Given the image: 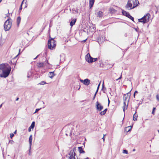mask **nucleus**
Masks as SVG:
<instances>
[{
  "label": "nucleus",
  "instance_id": "50",
  "mask_svg": "<svg viewBox=\"0 0 159 159\" xmlns=\"http://www.w3.org/2000/svg\"><path fill=\"white\" fill-rule=\"evenodd\" d=\"M138 93V92L137 91H136L134 93Z\"/></svg>",
  "mask_w": 159,
  "mask_h": 159
},
{
  "label": "nucleus",
  "instance_id": "53",
  "mask_svg": "<svg viewBox=\"0 0 159 159\" xmlns=\"http://www.w3.org/2000/svg\"><path fill=\"white\" fill-rule=\"evenodd\" d=\"M2 0H0V3L1 2Z\"/></svg>",
  "mask_w": 159,
  "mask_h": 159
},
{
  "label": "nucleus",
  "instance_id": "14",
  "mask_svg": "<svg viewBox=\"0 0 159 159\" xmlns=\"http://www.w3.org/2000/svg\"><path fill=\"white\" fill-rule=\"evenodd\" d=\"M76 21V19H73L71 20V22H70V25L71 27H72L75 24Z\"/></svg>",
  "mask_w": 159,
  "mask_h": 159
},
{
  "label": "nucleus",
  "instance_id": "4",
  "mask_svg": "<svg viewBox=\"0 0 159 159\" xmlns=\"http://www.w3.org/2000/svg\"><path fill=\"white\" fill-rule=\"evenodd\" d=\"M54 38H51L48 41V47L49 49H53L56 46V41Z\"/></svg>",
  "mask_w": 159,
  "mask_h": 159
},
{
  "label": "nucleus",
  "instance_id": "18",
  "mask_svg": "<svg viewBox=\"0 0 159 159\" xmlns=\"http://www.w3.org/2000/svg\"><path fill=\"white\" fill-rule=\"evenodd\" d=\"M124 104V106L123 107V111L125 112V109H127V108L128 105H126L125 103V102L124 101L123 103Z\"/></svg>",
  "mask_w": 159,
  "mask_h": 159
},
{
  "label": "nucleus",
  "instance_id": "11",
  "mask_svg": "<svg viewBox=\"0 0 159 159\" xmlns=\"http://www.w3.org/2000/svg\"><path fill=\"white\" fill-rule=\"evenodd\" d=\"M122 12L123 15L125 16L128 18L129 17V16L130 15L129 12H127L124 10L122 11Z\"/></svg>",
  "mask_w": 159,
  "mask_h": 159
},
{
  "label": "nucleus",
  "instance_id": "27",
  "mask_svg": "<svg viewBox=\"0 0 159 159\" xmlns=\"http://www.w3.org/2000/svg\"><path fill=\"white\" fill-rule=\"evenodd\" d=\"M128 18H129L130 19H131L133 21H134V18L133 17H132L130 15L129 16V17H128Z\"/></svg>",
  "mask_w": 159,
  "mask_h": 159
},
{
  "label": "nucleus",
  "instance_id": "41",
  "mask_svg": "<svg viewBox=\"0 0 159 159\" xmlns=\"http://www.w3.org/2000/svg\"><path fill=\"white\" fill-rule=\"evenodd\" d=\"M110 101L109 99H108V105H109V104L110 103Z\"/></svg>",
  "mask_w": 159,
  "mask_h": 159
},
{
  "label": "nucleus",
  "instance_id": "26",
  "mask_svg": "<svg viewBox=\"0 0 159 159\" xmlns=\"http://www.w3.org/2000/svg\"><path fill=\"white\" fill-rule=\"evenodd\" d=\"M31 72H29L28 73L27 75V77L28 78H30V76L31 75Z\"/></svg>",
  "mask_w": 159,
  "mask_h": 159
},
{
  "label": "nucleus",
  "instance_id": "17",
  "mask_svg": "<svg viewBox=\"0 0 159 159\" xmlns=\"http://www.w3.org/2000/svg\"><path fill=\"white\" fill-rule=\"evenodd\" d=\"M94 0H90L89 1V7L90 8H91L93 6L94 2Z\"/></svg>",
  "mask_w": 159,
  "mask_h": 159
},
{
  "label": "nucleus",
  "instance_id": "49",
  "mask_svg": "<svg viewBox=\"0 0 159 159\" xmlns=\"http://www.w3.org/2000/svg\"><path fill=\"white\" fill-rule=\"evenodd\" d=\"M135 151V149H134L133 150V151L134 152Z\"/></svg>",
  "mask_w": 159,
  "mask_h": 159
},
{
  "label": "nucleus",
  "instance_id": "55",
  "mask_svg": "<svg viewBox=\"0 0 159 159\" xmlns=\"http://www.w3.org/2000/svg\"><path fill=\"white\" fill-rule=\"evenodd\" d=\"M43 104H44V102H43Z\"/></svg>",
  "mask_w": 159,
  "mask_h": 159
},
{
  "label": "nucleus",
  "instance_id": "23",
  "mask_svg": "<svg viewBox=\"0 0 159 159\" xmlns=\"http://www.w3.org/2000/svg\"><path fill=\"white\" fill-rule=\"evenodd\" d=\"M78 149H79V151L80 153H84V151L83 150V148L81 147H79Z\"/></svg>",
  "mask_w": 159,
  "mask_h": 159
},
{
  "label": "nucleus",
  "instance_id": "44",
  "mask_svg": "<svg viewBox=\"0 0 159 159\" xmlns=\"http://www.w3.org/2000/svg\"><path fill=\"white\" fill-rule=\"evenodd\" d=\"M19 98H17L16 99V101H18V100H19Z\"/></svg>",
  "mask_w": 159,
  "mask_h": 159
},
{
  "label": "nucleus",
  "instance_id": "24",
  "mask_svg": "<svg viewBox=\"0 0 159 159\" xmlns=\"http://www.w3.org/2000/svg\"><path fill=\"white\" fill-rule=\"evenodd\" d=\"M46 84V83L44 81H42L39 84H38L44 85Z\"/></svg>",
  "mask_w": 159,
  "mask_h": 159
},
{
  "label": "nucleus",
  "instance_id": "39",
  "mask_svg": "<svg viewBox=\"0 0 159 159\" xmlns=\"http://www.w3.org/2000/svg\"><path fill=\"white\" fill-rule=\"evenodd\" d=\"M105 136V135L104 134V135H103V137L102 138V139H103V141H104V139H104V136Z\"/></svg>",
  "mask_w": 159,
  "mask_h": 159
},
{
  "label": "nucleus",
  "instance_id": "51",
  "mask_svg": "<svg viewBox=\"0 0 159 159\" xmlns=\"http://www.w3.org/2000/svg\"><path fill=\"white\" fill-rule=\"evenodd\" d=\"M119 80V79H116V81H117V80Z\"/></svg>",
  "mask_w": 159,
  "mask_h": 159
},
{
  "label": "nucleus",
  "instance_id": "2",
  "mask_svg": "<svg viewBox=\"0 0 159 159\" xmlns=\"http://www.w3.org/2000/svg\"><path fill=\"white\" fill-rule=\"evenodd\" d=\"M139 4L138 0H128L125 8L128 10H130L136 7Z\"/></svg>",
  "mask_w": 159,
  "mask_h": 159
},
{
  "label": "nucleus",
  "instance_id": "20",
  "mask_svg": "<svg viewBox=\"0 0 159 159\" xmlns=\"http://www.w3.org/2000/svg\"><path fill=\"white\" fill-rule=\"evenodd\" d=\"M38 66L40 68L43 67L44 66V63L42 62H40L38 64Z\"/></svg>",
  "mask_w": 159,
  "mask_h": 159
},
{
  "label": "nucleus",
  "instance_id": "7",
  "mask_svg": "<svg viewBox=\"0 0 159 159\" xmlns=\"http://www.w3.org/2000/svg\"><path fill=\"white\" fill-rule=\"evenodd\" d=\"M85 59L86 61L90 63H92L93 62H95L98 60V58H93L90 55L89 53H88L85 56Z\"/></svg>",
  "mask_w": 159,
  "mask_h": 159
},
{
  "label": "nucleus",
  "instance_id": "31",
  "mask_svg": "<svg viewBox=\"0 0 159 159\" xmlns=\"http://www.w3.org/2000/svg\"><path fill=\"white\" fill-rule=\"evenodd\" d=\"M155 109H156V108L155 107H153V108L152 111V113L153 114H154L155 110Z\"/></svg>",
  "mask_w": 159,
  "mask_h": 159
},
{
  "label": "nucleus",
  "instance_id": "9",
  "mask_svg": "<svg viewBox=\"0 0 159 159\" xmlns=\"http://www.w3.org/2000/svg\"><path fill=\"white\" fill-rule=\"evenodd\" d=\"M96 107L97 110L99 111H101L103 109V106L100 104L98 102H96Z\"/></svg>",
  "mask_w": 159,
  "mask_h": 159
},
{
  "label": "nucleus",
  "instance_id": "21",
  "mask_svg": "<svg viewBox=\"0 0 159 159\" xmlns=\"http://www.w3.org/2000/svg\"><path fill=\"white\" fill-rule=\"evenodd\" d=\"M48 75L49 77L52 78L54 75V72H50L49 73Z\"/></svg>",
  "mask_w": 159,
  "mask_h": 159
},
{
  "label": "nucleus",
  "instance_id": "36",
  "mask_svg": "<svg viewBox=\"0 0 159 159\" xmlns=\"http://www.w3.org/2000/svg\"><path fill=\"white\" fill-rule=\"evenodd\" d=\"M97 93H96V92H95V94H94V97H93V100H94V99H95V97H96V95Z\"/></svg>",
  "mask_w": 159,
  "mask_h": 159
},
{
  "label": "nucleus",
  "instance_id": "10",
  "mask_svg": "<svg viewBox=\"0 0 159 159\" xmlns=\"http://www.w3.org/2000/svg\"><path fill=\"white\" fill-rule=\"evenodd\" d=\"M96 15L98 17L101 18L103 16V12L101 11H99L96 12Z\"/></svg>",
  "mask_w": 159,
  "mask_h": 159
},
{
  "label": "nucleus",
  "instance_id": "52",
  "mask_svg": "<svg viewBox=\"0 0 159 159\" xmlns=\"http://www.w3.org/2000/svg\"><path fill=\"white\" fill-rule=\"evenodd\" d=\"M20 49H19V52H20Z\"/></svg>",
  "mask_w": 159,
  "mask_h": 159
},
{
  "label": "nucleus",
  "instance_id": "37",
  "mask_svg": "<svg viewBox=\"0 0 159 159\" xmlns=\"http://www.w3.org/2000/svg\"><path fill=\"white\" fill-rule=\"evenodd\" d=\"M22 5H21L20 7L19 10L21 11L22 10Z\"/></svg>",
  "mask_w": 159,
  "mask_h": 159
},
{
  "label": "nucleus",
  "instance_id": "45",
  "mask_svg": "<svg viewBox=\"0 0 159 159\" xmlns=\"http://www.w3.org/2000/svg\"><path fill=\"white\" fill-rule=\"evenodd\" d=\"M29 155H31V154H30V151L29 152Z\"/></svg>",
  "mask_w": 159,
  "mask_h": 159
},
{
  "label": "nucleus",
  "instance_id": "40",
  "mask_svg": "<svg viewBox=\"0 0 159 159\" xmlns=\"http://www.w3.org/2000/svg\"><path fill=\"white\" fill-rule=\"evenodd\" d=\"M87 39H86L82 41V42H86V41Z\"/></svg>",
  "mask_w": 159,
  "mask_h": 159
},
{
  "label": "nucleus",
  "instance_id": "6",
  "mask_svg": "<svg viewBox=\"0 0 159 159\" xmlns=\"http://www.w3.org/2000/svg\"><path fill=\"white\" fill-rule=\"evenodd\" d=\"M75 148H74L73 149L71 150L69 153V157L70 159H78L76 154L75 152Z\"/></svg>",
  "mask_w": 159,
  "mask_h": 159
},
{
  "label": "nucleus",
  "instance_id": "5",
  "mask_svg": "<svg viewBox=\"0 0 159 159\" xmlns=\"http://www.w3.org/2000/svg\"><path fill=\"white\" fill-rule=\"evenodd\" d=\"M151 15L149 13H147L141 18L138 19L139 22L145 23L149 21V18L150 17Z\"/></svg>",
  "mask_w": 159,
  "mask_h": 159
},
{
  "label": "nucleus",
  "instance_id": "32",
  "mask_svg": "<svg viewBox=\"0 0 159 159\" xmlns=\"http://www.w3.org/2000/svg\"><path fill=\"white\" fill-rule=\"evenodd\" d=\"M41 109V108H39V109H36V110H35V111L34 112V113H35L36 112H38L39 111L40 109Z\"/></svg>",
  "mask_w": 159,
  "mask_h": 159
},
{
  "label": "nucleus",
  "instance_id": "3",
  "mask_svg": "<svg viewBox=\"0 0 159 159\" xmlns=\"http://www.w3.org/2000/svg\"><path fill=\"white\" fill-rule=\"evenodd\" d=\"M12 20L9 17L5 22L4 25L5 30L6 31L9 30L11 27L12 25Z\"/></svg>",
  "mask_w": 159,
  "mask_h": 159
},
{
  "label": "nucleus",
  "instance_id": "30",
  "mask_svg": "<svg viewBox=\"0 0 159 159\" xmlns=\"http://www.w3.org/2000/svg\"><path fill=\"white\" fill-rule=\"evenodd\" d=\"M156 99H157V101H159V96L158 94H157L156 95Z\"/></svg>",
  "mask_w": 159,
  "mask_h": 159
},
{
  "label": "nucleus",
  "instance_id": "16",
  "mask_svg": "<svg viewBox=\"0 0 159 159\" xmlns=\"http://www.w3.org/2000/svg\"><path fill=\"white\" fill-rule=\"evenodd\" d=\"M32 135H31L29 138V142L30 145V148H31V145H32Z\"/></svg>",
  "mask_w": 159,
  "mask_h": 159
},
{
  "label": "nucleus",
  "instance_id": "42",
  "mask_svg": "<svg viewBox=\"0 0 159 159\" xmlns=\"http://www.w3.org/2000/svg\"><path fill=\"white\" fill-rule=\"evenodd\" d=\"M39 55H37L36 57L34 59H36L39 56Z\"/></svg>",
  "mask_w": 159,
  "mask_h": 159
},
{
  "label": "nucleus",
  "instance_id": "35",
  "mask_svg": "<svg viewBox=\"0 0 159 159\" xmlns=\"http://www.w3.org/2000/svg\"><path fill=\"white\" fill-rule=\"evenodd\" d=\"M122 78V73H121L120 76V77L119 78H118V79L120 80Z\"/></svg>",
  "mask_w": 159,
  "mask_h": 159
},
{
  "label": "nucleus",
  "instance_id": "19",
  "mask_svg": "<svg viewBox=\"0 0 159 159\" xmlns=\"http://www.w3.org/2000/svg\"><path fill=\"white\" fill-rule=\"evenodd\" d=\"M109 11L111 13H114L116 12V11L113 8H110Z\"/></svg>",
  "mask_w": 159,
  "mask_h": 159
},
{
  "label": "nucleus",
  "instance_id": "25",
  "mask_svg": "<svg viewBox=\"0 0 159 159\" xmlns=\"http://www.w3.org/2000/svg\"><path fill=\"white\" fill-rule=\"evenodd\" d=\"M105 112H104V111H101L100 112V114L102 115V116H103V115H104L105 114Z\"/></svg>",
  "mask_w": 159,
  "mask_h": 159
},
{
  "label": "nucleus",
  "instance_id": "12",
  "mask_svg": "<svg viewBox=\"0 0 159 159\" xmlns=\"http://www.w3.org/2000/svg\"><path fill=\"white\" fill-rule=\"evenodd\" d=\"M130 92H129L127 93L126 94H125L124 96L123 99L124 100H125L126 99H127L128 97L129 98L130 97Z\"/></svg>",
  "mask_w": 159,
  "mask_h": 159
},
{
  "label": "nucleus",
  "instance_id": "43",
  "mask_svg": "<svg viewBox=\"0 0 159 159\" xmlns=\"http://www.w3.org/2000/svg\"><path fill=\"white\" fill-rule=\"evenodd\" d=\"M25 0H23V1L22 2V3H21V5H22V4H23V2H24V1Z\"/></svg>",
  "mask_w": 159,
  "mask_h": 159
},
{
  "label": "nucleus",
  "instance_id": "47",
  "mask_svg": "<svg viewBox=\"0 0 159 159\" xmlns=\"http://www.w3.org/2000/svg\"><path fill=\"white\" fill-rule=\"evenodd\" d=\"M135 93H134V97H135Z\"/></svg>",
  "mask_w": 159,
  "mask_h": 159
},
{
  "label": "nucleus",
  "instance_id": "34",
  "mask_svg": "<svg viewBox=\"0 0 159 159\" xmlns=\"http://www.w3.org/2000/svg\"><path fill=\"white\" fill-rule=\"evenodd\" d=\"M10 13H9V12H8V14H7L6 15V16L7 17H8V18L9 17H10L9 16L10 15Z\"/></svg>",
  "mask_w": 159,
  "mask_h": 159
},
{
  "label": "nucleus",
  "instance_id": "54",
  "mask_svg": "<svg viewBox=\"0 0 159 159\" xmlns=\"http://www.w3.org/2000/svg\"><path fill=\"white\" fill-rule=\"evenodd\" d=\"M158 133H159V130H158Z\"/></svg>",
  "mask_w": 159,
  "mask_h": 159
},
{
  "label": "nucleus",
  "instance_id": "15",
  "mask_svg": "<svg viewBox=\"0 0 159 159\" xmlns=\"http://www.w3.org/2000/svg\"><path fill=\"white\" fill-rule=\"evenodd\" d=\"M21 18L20 16L18 17L16 19L17 25L18 26H19V24L21 21Z\"/></svg>",
  "mask_w": 159,
  "mask_h": 159
},
{
  "label": "nucleus",
  "instance_id": "28",
  "mask_svg": "<svg viewBox=\"0 0 159 159\" xmlns=\"http://www.w3.org/2000/svg\"><path fill=\"white\" fill-rule=\"evenodd\" d=\"M100 83L98 85V87H97V90L96 92V93H97L98 92V89H99V86H100Z\"/></svg>",
  "mask_w": 159,
  "mask_h": 159
},
{
  "label": "nucleus",
  "instance_id": "46",
  "mask_svg": "<svg viewBox=\"0 0 159 159\" xmlns=\"http://www.w3.org/2000/svg\"><path fill=\"white\" fill-rule=\"evenodd\" d=\"M16 130L14 132V133L15 134H16Z\"/></svg>",
  "mask_w": 159,
  "mask_h": 159
},
{
  "label": "nucleus",
  "instance_id": "48",
  "mask_svg": "<svg viewBox=\"0 0 159 159\" xmlns=\"http://www.w3.org/2000/svg\"><path fill=\"white\" fill-rule=\"evenodd\" d=\"M2 104H1L0 105V108L2 107Z\"/></svg>",
  "mask_w": 159,
  "mask_h": 159
},
{
  "label": "nucleus",
  "instance_id": "22",
  "mask_svg": "<svg viewBox=\"0 0 159 159\" xmlns=\"http://www.w3.org/2000/svg\"><path fill=\"white\" fill-rule=\"evenodd\" d=\"M136 112H135V113L134 114V116H133V120L134 121H136L137 120V118L138 116L136 114Z\"/></svg>",
  "mask_w": 159,
  "mask_h": 159
},
{
  "label": "nucleus",
  "instance_id": "1",
  "mask_svg": "<svg viewBox=\"0 0 159 159\" xmlns=\"http://www.w3.org/2000/svg\"><path fill=\"white\" fill-rule=\"evenodd\" d=\"M11 68L7 64H0V77L6 78L9 75Z\"/></svg>",
  "mask_w": 159,
  "mask_h": 159
},
{
  "label": "nucleus",
  "instance_id": "29",
  "mask_svg": "<svg viewBox=\"0 0 159 159\" xmlns=\"http://www.w3.org/2000/svg\"><path fill=\"white\" fill-rule=\"evenodd\" d=\"M123 153H125V154L128 153V151L126 150H124L123 151Z\"/></svg>",
  "mask_w": 159,
  "mask_h": 159
},
{
  "label": "nucleus",
  "instance_id": "38",
  "mask_svg": "<svg viewBox=\"0 0 159 159\" xmlns=\"http://www.w3.org/2000/svg\"><path fill=\"white\" fill-rule=\"evenodd\" d=\"M107 108H106L104 110V112H105V113H106L107 111Z\"/></svg>",
  "mask_w": 159,
  "mask_h": 159
},
{
  "label": "nucleus",
  "instance_id": "13",
  "mask_svg": "<svg viewBox=\"0 0 159 159\" xmlns=\"http://www.w3.org/2000/svg\"><path fill=\"white\" fill-rule=\"evenodd\" d=\"M35 122L34 121H33L31 124V125H30V126L29 127V129H28V131L29 132H30L31 131V129L32 128L33 129L34 128V126H35Z\"/></svg>",
  "mask_w": 159,
  "mask_h": 159
},
{
  "label": "nucleus",
  "instance_id": "8",
  "mask_svg": "<svg viewBox=\"0 0 159 159\" xmlns=\"http://www.w3.org/2000/svg\"><path fill=\"white\" fill-rule=\"evenodd\" d=\"M80 81L86 85H88L90 83V81L88 79H86L84 80L80 79Z\"/></svg>",
  "mask_w": 159,
  "mask_h": 159
},
{
  "label": "nucleus",
  "instance_id": "33",
  "mask_svg": "<svg viewBox=\"0 0 159 159\" xmlns=\"http://www.w3.org/2000/svg\"><path fill=\"white\" fill-rule=\"evenodd\" d=\"M14 136V134H10V138L11 139H12L13 137Z\"/></svg>",
  "mask_w": 159,
  "mask_h": 159
}]
</instances>
